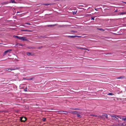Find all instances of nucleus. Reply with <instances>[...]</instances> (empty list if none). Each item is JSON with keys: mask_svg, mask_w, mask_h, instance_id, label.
<instances>
[{"mask_svg": "<svg viewBox=\"0 0 126 126\" xmlns=\"http://www.w3.org/2000/svg\"><path fill=\"white\" fill-rule=\"evenodd\" d=\"M11 51V49H9L4 51L3 53V56H4L8 52H10V51Z\"/></svg>", "mask_w": 126, "mask_h": 126, "instance_id": "nucleus-3", "label": "nucleus"}, {"mask_svg": "<svg viewBox=\"0 0 126 126\" xmlns=\"http://www.w3.org/2000/svg\"><path fill=\"white\" fill-rule=\"evenodd\" d=\"M76 36H75V35H72V36H68L67 37L69 38H74L75 37H76Z\"/></svg>", "mask_w": 126, "mask_h": 126, "instance_id": "nucleus-8", "label": "nucleus"}, {"mask_svg": "<svg viewBox=\"0 0 126 126\" xmlns=\"http://www.w3.org/2000/svg\"><path fill=\"white\" fill-rule=\"evenodd\" d=\"M34 77H32L31 78L29 79V80H32L33 79H34Z\"/></svg>", "mask_w": 126, "mask_h": 126, "instance_id": "nucleus-23", "label": "nucleus"}, {"mask_svg": "<svg viewBox=\"0 0 126 126\" xmlns=\"http://www.w3.org/2000/svg\"><path fill=\"white\" fill-rule=\"evenodd\" d=\"M63 113L64 114H65V113Z\"/></svg>", "mask_w": 126, "mask_h": 126, "instance_id": "nucleus-39", "label": "nucleus"}, {"mask_svg": "<svg viewBox=\"0 0 126 126\" xmlns=\"http://www.w3.org/2000/svg\"><path fill=\"white\" fill-rule=\"evenodd\" d=\"M94 9H95V10H96V11H97V9H96V8H95Z\"/></svg>", "mask_w": 126, "mask_h": 126, "instance_id": "nucleus-33", "label": "nucleus"}, {"mask_svg": "<svg viewBox=\"0 0 126 126\" xmlns=\"http://www.w3.org/2000/svg\"><path fill=\"white\" fill-rule=\"evenodd\" d=\"M27 79H26L25 78H23V79L24 80H27Z\"/></svg>", "mask_w": 126, "mask_h": 126, "instance_id": "nucleus-31", "label": "nucleus"}, {"mask_svg": "<svg viewBox=\"0 0 126 126\" xmlns=\"http://www.w3.org/2000/svg\"><path fill=\"white\" fill-rule=\"evenodd\" d=\"M23 26L24 27H26V26L25 25H23Z\"/></svg>", "mask_w": 126, "mask_h": 126, "instance_id": "nucleus-35", "label": "nucleus"}, {"mask_svg": "<svg viewBox=\"0 0 126 126\" xmlns=\"http://www.w3.org/2000/svg\"><path fill=\"white\" fill-rule=\"evenodd\" d=\"M70 109L72 110H79V109L78 108H71Z\"/></svg>", "mask_w": 126, "mask_h": 126, "instance_id": "nucleus-13", "label": "nucleus"}, {"mask_svg": "<svg viewBox=\"0 0 126 126\" xmlns=\"http://www.w3.org/2000/svg\"><path fill=\"white\" fill-rule=\"evenodd\" d=\"M112 118H113L114 119H117V117H119V118L120 117H119L118 116H117L116 115H112Z\"/></svg>", "mask_w": 126, "mask_h": 126, "instance_id": "nucleus-4", "label": "nucleus"}, {"mask_svg": "<svg viewBox=\"0 0 126 126\" xmlns=\"http://www.w3.org/2000/svg\"><path fill=\"white\" fill-rule=\"evenodd\" d=\"M77 116L78 117L80 118L81 117V115H79V114H77Z\"/></svg>", "mask_w": 126, "mask_h": 126, "instance_id": "nucleus-14", "label": "nucleus"}, {"mask_svg": "<svg viewBox=\"0 0 126 126\" xmlns=\"http://www.w3.org/2000/svg\"><path fill=\"white\" fill-rule=\"evenodd\" d=\"M124 3L126 4V2H124Z\"/></svg>", "mask_w": 126, "mask_h": 126, "instance_id": "nucleus-37", "label": "nucleus"}, {"mask_svg": "<svg viewBox=\"0 0 126 126\" xmlns=\"http://www.w3.org/2000/svg\"><path fill=\"white\" fill-rule=\"evenodd\" d=\"M94 17H91V19L92 20H94Z\"/></svg>", "mask_w": 126, "mask_h": 126, "instance_id": "nucleus-27", "label": "nucleus"}, {"mask_svg": "<svg viewBox=\"0 0 126 126\" xmlns=\"http://www.w3.org/2000/svg\"><path fill=\"white\" fill-rule=\"evenodd\" d=\"M80 48L81 49H84L85 50H88L87 49H85V48Z\"/></svg>", "mask_w": 126, "mask_h": 126, "instance_id": "nucleus-30", "label": "nucleus"}, {"mask_svg": "<svg viewBox=\"0 0 126 126\" xmlns=\"http://www.w3.org/2000/svg\"><path fill=\"white\" fill-rule=\"evenodd\" d=\"M42 37H43V38H46L45 37V36H42Z\"/></svg>", "mask_w": 126, "mask_h": 126, "instance_id": "nucleus-32", "label": "nucleus"}, {"mask_svg": "<svg viewBox=\"0 0 126 126\" xmlns=\"http://www.w3.org/2000/svg\"><path fill=\"white\" fill-rule=\"evenodd\" d=\"M0 44H1L0 43Z\"/></svg>", "mask_w": 126, "mask_h": 126, "instance_id": "nucleus-41", "label": "nucleus"}, {"mask_svg": "<svg viewBox=\"0 0 126 126\" xmlns=\"http://www.w3.org/2000/svg\"><path fill=\"white\" fill-rule=\"evenodd\" d=\"M15 61H19V60L17 59H15Z\"/></svg>", "mask_w": 126, "mask_h": 126, "instance_id": "nucleus-29", "label": "nucleus"}, {"mask_svg": "<svg viewBox=\"0 0 126 126\" xmlns=\"http://www.w3.org/2000/svg\"><path fill=\"white\" fill-rule=\"evenodd\" d=\"M56 25V24H55V25H47V26L48 27H52V26H54L55 25Z\"/></svg>", "mask_w": 126, "mask_h": 126, "instance_id": "nucleus-18", "label": "nucleus"}, {"mask_svg": "<svg viewBox=\"0 0 126 126\" xmlns=\"http://www.w3.org/2000/svg\"><path fill=\"white\" fill-rule=\"evenodd\" d=\"M25 24L29 25H31V24H30V23H25Z\"/></svg>", "mask_w": 126, "mask_h": 126, "instance_id": "nucleus-24", "label": "nucleus"}, {"mask_svg": "<svg viewBox=\"0 0 126 126\" xmlns=\"http://www.w3.org/2000/svg\"><path fill=\"white\" fill-rule=\"evenodd\" d=\"M29 79H27V80H29Z\"/></svg>", "mask_w": 126, "mask_h": 126, "instance_id": "nucleus-34", "label": "nucleus"}, {"mask_svg": "<svg viewBox=\"0 0 126 126\" xmlns=\"http://www.w3.org/2000/svg\"><path fill=\"white\" fill-rule=\"evenodd\" d=\"M53 4V3H44V4H42L46 6H47V5H52Z\"/></svg>", "mask_w": 126, "mask_h": 126, "instance_id": "nucleus-9", "label": "nucleus"}, {"mask_svg": "<svg viewBox=\"0 0 126 126\" xmlns=\"http://www.w3.org/2000/svg\"><path fill=\"white\" fill-rule=\"evenodd\" d=\"M27 120V118L25 117H20V120L21 122H24Z\"/></svg>", "mask_w": 126, "mask_h": 126, "instance_id": "nucleus-2", "label": "nucleus"}, {"mask_svg": "<svg viewBox=\"0 0 126 126\" xmlns=\"http://www.w3.org/2000/svg\"><path fill=\"white\" fill-rule=\"evenodd\" d=\"M103 116H105L106 118H108V115L105 113H104L102 114Z\"/></svg>", "mask_w": 126, "mask_h": 126, "instance_id": "nucleus-11", "label": "nucleus"}, {"mask_svg": "<svg viewBox=\"0 0 126 126\" xmlns=\"http://www.w3.org/2000/svg\"><path fill=\"white\" fill-rule=\"evenodd\" d=\"M19 13V12H17V13Z\"/></svg>", "mask_w": 126, "mask_h": 126, "instance_id": "nucleus-38", "label": "nucleus"}, {"mask_svg": "<svg viewBox=\"0 0 126 126\" xmlns=\"http://www.w3.org/2000/svg\"><path fill=\"white\" fill-rule=\"evenodd\" d=\"M27 87L25 88L24 89V91H26V92L27 91Z\"/></svg>", "mask_w": 126, "mask_h": 126, "instance_id": "nucleus-22", "label": "nucleus"}, {"mask_svg": "<svg viewBox=\"0 0 126 126\" xmlns=\"http://www.w3.org/2000/svg\"><path fill=\"white\" fill-rule=\"evenodd\" d=\"M18 69V68H14V69H11V68H8V69H8V70H15L16 69Z\"/></svg>", "mask_w": 126, "mask_h": 126, "instance_id": "nucleus-12", "label": "nucleus"}, {"mask_svg": "<svg viewBox=\"0 0 126 126\" xmlns=\"http://www.w3.org/2000/svg\"><path fill=\"white\" fill-rule=\"evenodd\" d=\"M48 68V67H46L45 68Z\"/></svg>", "mask_w": 126, "mask_h": 126, "instance_id": "nucleus-36", "label": "nucleus"}, {"mask_svg": "<svg viewBox=\"0 0 126 126\" xmlns=\"http://www.w3.org/2000/svg\"><path fill=\"white\" fill-rule=\"evenodd\" d=\"M19 39L21 41H28L27 39L26 38V37H21L19 36Z\"/></svg>", "mask_w": 126, "mask_h": 126, "instance_id": "nucleus-1", "label": "nucleus"}, {"mask_svg": "<svg viewBox=\"0 0 126 126\" xmlns=\"http://www.w3.org/2000/svg\"><path fill=\"white\" fill-rule=\"evenodd\" d=\"M42 120L44 122H45L46 121V118H43Z\"/></svg>", "mask_w": 126, "mask_h": 126, "instance_id": "nucleus-21", "label": "nucleus"}, {"mask_svg": "<svg viewBox=\"0 0 126 126\" xmlns=\"http://www.w3.org/2000/svg\"><path fill=\"white\" fill-rule=\"evenodd\" d=\"M126 77L125 76H121L117 77V79H123L125 78Z\"/></svg>", "mask_w": 126, "mask_h": 126, "instance_id": "nucleus-5", "label": "nucleus"}, {"mask_svg": "<svg viewBox=\"0 0 126 126\" xmlns=\"http://www.w3.org/2000/svg\"><path fill=\"white\" fill-rule=\"evenodd\" d=\"M126 14V12H123L122 13H120L119 15H124L125 14Z\"/></svg>", "mask_w": 126, "mask_h": 126, "instance_id": "nucleus-7", "label": "nucleus"}, {"mask_svg": "<svg viewBox=\"0 0 126 126\" xmlns=\"http://www.w3.org/2000/svg\"><path fill=\"white\" fill-rule=\"evenodd\" d=\"M119 118L121 119H122V120L125 121H126V118H122L121 117H120Z\"/></svg>", "mask_w": 126, "mask_h": 126, "instance_id": "nucleus-10", "label": "nucleus"}, {"mask_svg": "<svg viewBox=\"0 0 126 126\" xmlns=\"http://www.w3.org/2000/svg\"><path fill=\"white\" fill-rule=\"evenodd\" d=\"M22 31H28V32H30V31L29 30H22Z\"/></svg>", "mask_w": 126, "mask_h": 126, "instance_id": "nucleus-16", "label": "nucleus"}, {"mask_svg": "<svg viewBox=\"0 0 126 126\" xmlns=\"http://www.w3.org/2000/svg\"><path fill=\"white\" fill-rule=\"evenodd\" d=\"M108 95H114L112 93H108Z\"/></svg>", "mask_w": 126, "mask_h": 126, "instance_id": "nucleus-17", "label": "nucleus"}, {"mask_svg": "<svg viewBox=\"0 0 126 126\" xmlns=\"http://www.w3.org/2000/svg\"><path fill=\"white\" fill-rule=\"evenodd\" d=\"M14 37H15V38H18V39L19 38V36H15V35H14V36H13Z\"/></svg>", "mask_w": 126, "mask_h": 126, "instance_id": "nucleus-20", "label": "nucleus"}, {"mask_svg": "<svg viewBox=\"0 0 126 126\" xmlns=\"http://www.w3.org/2000/svg\"><path fill=\"white\" fill-rule=\"evenodd\" d=\"M77 112H78L77 111H74V112H72V113H77Z\"/></svg>", "mask_w": 126, "mask_h": 126, "instance_id": "nucleus-26", "label": "nucleus"}, {"mask_svg": "<svg viewBox=\"0 0 126 126\" xmlns=\"http://www.w3.org/2000/svg\"><path fill=\"white\" fill-rule=\"evenodd\" d=\"M75 36H76V37H81V36H78V35H75Z\"/></svg>", "mask_w": 126, "mask_h": 126, "instance_id": "nucleus-28", "label": "nucleus"}, {"mask_svg": "<svg viewBox=\"0 0 126 126\" xmlns=\"http://www.w3.org/2000/svg\"><path fill=\"white\" fill-rule=\"evenodd\" d=\"M31 53L29 52H27V54L28 56H29L31 55Z\"/></svg>", "mask_w": 126, "mask_h": 126, "instance_id": "nucleus-15", "label": "nucleus"}, {"mask_svg": "<svg viewBox=\"0 0 126 126\" xmlns=\"http://www.w3.org/2000/svg\"><path fill=\"white\" fill-rule=\"evenodd\" d=\"M23 46V45L22 44H20L19 43H16V46Z\"/></svg>", "mask_w": 126, "mask_h": 126, "instance_id": "nucleus-6", "label": "nucleus"}, {"mask_svg": "<svg viewBox=\"0 0 126 126\" xmlns=\"http://www.w3.org/2000/svg\"><path fill=\"white\" fill-rule=\"evenodd\" d=\"M63 111V112H64V111Z\"/></svg>", "mask_w": 126, "mask_h": 126, "instance_id": "nucleus-40", "label": "nucleus"}, {"mask_svg": "<svg viewBox=\"0 0 126 126\" xmlns=\"http://www.w3.org/2000/svg\"><path fill=\"white\" fill-rule=\"evenodd\" d=\"M77 12H73V14L74 15L75 14H76Z\"/></svg>", "mask_w": 126, "mask_h": 126, "instance_id": "nucleus-25", "label": "nucleus"}, {"mask_svg": "<svg viewBox=\"0 0 126 126\" xmlns=\"http://www.w3.org/2000/svg\"><path fill=\"white\" fill-rule=\"evenodd\" d=\"M11 1L12 2V3H16V2L14 0H11Z\"/></svg>", "mask_w": 126, "mask_h": 126, "instance_id": "nucleus-19", "label": "nucleus"}]
</instances>
